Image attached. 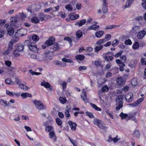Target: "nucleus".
Returning a JSON list of instances; mask_svg holds the SVG:
<instances>
[{
	"label": "nucleus",
	"instance_id": "obj_29",
	"mask_svg": "<svg viewBox=\"0 0 146 146\" xmlns=\"http://www.w3.org/2000/svg\"><path fill=\"white\" fill-rule=\"evenodd\" d=\"M10 19L11 25H14L17 22V19L16 17H11Z\"/></svg>",
	"mask_w": 146,
	"mask_h": 146
},
{
	"label": "nucleus",
	"instance_id": "obj_20",
	"mask_svg": "<svg viewBox=\"0 0 146 146\" xmlns=\"http://www.w3.org/2000/svg\"><path fill=\"white\" fill-rule=\"evenodd\" d=\"M102 10L104 13H106L107 12V4L103 3V6L102 8Z\"/></svg>",
	"mask_w": 146,
	"mask_h": 146
},
{
	"label": "nucleus",
	"instance_id": "obj_7",
	"mask_svg": "<svg viewBox=\"0 0 146 146\" xmlns=\"http://www.w3.org/2000/svg\"><path fill=\"white\" fill-rule=\"evenodd\" d=\"M112 52H108L104 54L103 56L107 62H110L113 59V57L112 56H107V55H109Z\"/></svg>",
	"mask_w": 146,
	"mask_h": 146
},
{
	"label": "nucleus",
	"instance_id": "obj_25",
	"mask_svg": "<svg viewBox=\"0 0 146 146\" xmlns=\"http://www.w3.org/2000/svg\"><path fill=\"white\" fill-rule=\"evenodd\" d=\"M24 49V46L21 44H18L16 48V50L20 52L22 51Z\"/></svg>",
	"mask_w": 146,
	"mask_h": 146
},
{
	"label": "nucleus",
	"instance_id": "obj_10",
	"mask_svg": "<svg viewBox=\"0 0 146 146\" xmlns=\"http://www.w3.org/2000/svg\"><path fill=\"white\" fill-rule=\"evenodd\" d=\"M41 85L42 86H44L46 88H49V89L50 90H52V87L50 86V84L48 82H43L41 83Z\"/></svg>",
	"mask_w": 146,
	"mask_h": 146
},
{
	"label": "nucleus",
	"instance_id": "obj_39",
	"mask_svg": "<svg viewBox=\"0 0 146 146\" xmlns=\"http://www.w3.org/2000/svg\"><path fill=\"white\" fill-rule=\"evenodd\" d=\"M32 40L35 42L38 41L39 39V37L36 35H33L32 37Z\"/></svg>",
	"mask_w": 146,
	"mask_h": 146
},
{
	"label": "nucleus",
	"instance_id": "obj_38",
	"mask_svg": "<svg viewBox=\"0 0 146 146\" xmlns=\"http://www.w3.org/2000/svg\"><path fill=\"white\" fill-rule=\"evenodd\" d=\"M131 84L134 86H137L138 84L137 79L136 78H133L131 81Z\"/></svg>",
	"mask_w": 146,
	"mask_h": 146
},
{
	"label": "nucleus",
	"instance_id": "obj_27",
	"mask_svg": "<svg viewBox=\"0 0 146 146\" xmlns=\"http://www.w3.org/2000/svg\"><path fill=\"white\" fill-rule=\"evenodd\" d=\"M31 21L32 23L36 24L39 23V20L37 17H34L31 18Z\"/></svg>",
	"mask_w": 146,
	"mask_h": 146
},
{
	"label": "nucleus",
	"instance_id": "obj_26",
	"mask_svg": "<svg viewBox=\"0 0 146 146\" xmlns=\"http://www.w3.org/2000/svg\"><path fill=\"white\" fill-rule=\"evenodd\" d=\"M133 134L134 137L137 138H139L140 136V132L139 130H135L134 131Z\"/></svg>",
	"mask_w": 146,
	"mask_h": 146
},
{
	"label": "nucleus",
	"instance_id": "obj_42",
	"mask_svg": "<svg viewBox=\"0 0 146 146\" xmlns=\"http://www.w3.org/2000/svg\"><path fill=\"white\" fill-rule=\"evenodd\" d=\"M46 15L43 13H40L39 15V17L41 21L45 20V19L46 18Z\"/></svg>",
	"mask_w": 146,
	"mask_h": 146
},
{
	"label": "nucleus",
	"instance_id": "obj_22",
	"mask_svg": "<svg viewBox=\"0 0 146 146\" xmlns=\"http://www.w3.org/2000/svg\"><path fill=\"white\" fill-rule=\"evenodd\" d=\"M23 99H25L27 97H31L32 95L28 93H23L21 94Z\"/></svg>",
	"mask_w": 146,
	"mask_h": 146
},
{
	"label": "nucleus",
	"instance_id": "obj_64",
	"mask_svg": "<svg viewBox=\"0 0 146 146\" xmlns=\"http://www.w3.org/2000/svg\"><path fill=\"white\" fill-rule=\"evenodd\" d=\"M5 32L3 30H0V38L3 37L4 35Z\"/></svg>",
	"mask_w": 146,
	"mask_h": 146
},
{
	"label": "nucleus",
	"instance_id": "obj_56",
	"mask_svg": "<svg viewBox=\"0 0 146 146\" xmlns=\"http://www.w3.org/2000/svg\"><path fill=\"white\" fill-rule=\"evenodd\" d=\"M129 2H130L127 0L126 4L124 6H123V8L124 9H125L129 7L131 4H129Z\"/></svg>",
	"mask_w": 146,
	"mask_h": 146
},
{
	"label": "nucleus",
	"instance_id": "obj_24",
	"mask_svg": "<svg viewBox=\"0 0 146 146\" xmlns=\"http://www.w3.org/2000/svg\"><path fill=\"white\" fill-rule=\"evenodd\" d=\"M116 82L118 85H122L123 84V81L120 77L116 79Z\"/></svg>",
	"mask_w": 146,
	"mask_h": 146
},
{
	"label": "nucleus",
	"instance_id": "obj_17",
	"mask_svg": "<svg viewBox=\"0 0 146 146\" xmlns=\"http://www.w3.org/2000/svg\"><path fill=\"white\" fill-rule=\"evenodd\" d=\"M49 135L50 138L52 139H53L54 141H56V137L54 131H52L50 132L49 133Z\"/></svg>",
	"mask_w": 146,
	"mask_h": 146
},
{
	"label": "nucleus",
	"instance_id": "obj_34",
	"mask_svg": "<svg viewBox=\"0 0 146 146\" xmlns=\"http://www.w3.org/2000/svg\"><path fill=\"white\" fill-rule=\"evenodd\" d=\"M91 106L96 110L98 111H100L101 110V109L98 107L95 104L91 103H90Z\"/></svg>",
	"mask_w": 146,
	"mask_h": 146
},
{
	"label": "nucleus",
	"instance_id": "obj_37",
	"mask_svg": "<svg viewBox=\"0 0 146 146\" xmlns=\"http://www.w3.org/2000/svg\"><path fill=\"white\" fill-rule=\"evenodd\" d=\"M79 15L78 14H74L71 15L70 17V19L72 20L76 19L79 17Z\"/></svg>",
	"mask_w": 146,
	"mask_h": 146
},
{
	"label": "nucleus",
	"instance_id": "obj_43",
	"mask_svg": "<svg viewBox=\"0 0 146 146\" xmlns=\"http://www.w3.org/2000/svg\"><path fill=\"white\" fill-rule=\"evenodd\" d=\"M111 38V35L110 34H107L106 35L105 38H104L106 42L110 40Z\"/></svg>",
	"mask_w": 146,
	"mask_h": 146
},
{
	"label": "nucleus",
	"instance_id": "obj_30",
	"mask_svg": "<svg viewBox=\"0 0 146 146\" xmlns=\"http://www.w3.org/2000/svg\"><path fill=\"white\" fill-rule=\"evenodd\" d=\"M120 25H110L106 27V29H111L113 28H115L119 27Z\"/></svg>",
	"mask_w": 146,
	"mask_h": 146
},
{
	"label": "nucleus",
	"instance_id": "obj_5",
	"mask_svg": "<svg viewBox=\"0 0 146 146\" xmlns=\"http://www.w3.org/2000/svg\"><path fill=\"white\" fill-rule=\"evenodd\" d=\"M125 98L127 101L129 102H132L133 101V94L129 92L126 95Z\"/></svg>",
	"mask_w": 146,
	"mask_h": 146
},
{
	"label": "nucleus",
	"instance_id": "obj_31",
	"mask_svg": "<svg viewBox=\"0 0 146 146\" xmlns=\"http://www.w3.org/2000/svg\"><path fill=\"white\" fill-rule=\"evenodd\" d=\"M85 56L83 55H78L76 56V59L79 60H82L84 59Z\"/></svg>",
	"mask_w": 146,
	"mask_h": 146
},
{
	"label": "nucleus",
	"instance_id": "obj_32",
	"mask_svg": "<svg viewBox=\"0 0 146 146\" xmlns=\"http://www.w3.org/2000/svg\"><path fill=\"white\" fill-rule=\"evenodd\" d=\"M19 88L23 89V90L26 91L28 89V87L23 84H21L19 85Z\"/></svg>",
	"mask_w": 146,
	"mask_h": 146
},
{
	"label": "nucleus",
	"instance_id": "obj_62",
	"mask_svg": "<svg viewBox=\"0 0 146 146\" xmlns=\"http://www.w3.org/2000/svg\"><path fill=\"white\" fill-rule=\"evenodd\" d=\"M86 67L85 66H80L78 67V69L80 71H81L82 70H86Z\"/></svg>",
	"mask_w": 146,
	"mask_h": 146
},
{
	"label": "nucleus",
	"instance_id": "obj_2",
	"mask_svg": "<svg viewBox=\"0 0 146 146\" xmlns=\"http://www.w3.org/2000/svg\"><path fill=\"white\" fill-rule=\"evenodd\" d=\"M123 100V96L122 95H119L117 97L116 99V105L117 106L116 107V110H119L122 107Z\"/></svg>",
	"mask_w": 146,
	"mask_h": 146
},
{
	"label": "nucleus",
	"instance_id": "obj_51",
	"mask_svg": "<svg viewBox=\"0 0 146 146\" xmlns=\"http://www.w3.org/2000/svg\"><path fill=\"white\" fill-rule=\"evenodd\" d=\"M19 52H20V51L15 49L14 51L13 55L16 57L19 56L20 54L19 53Z\"/></svg>",
	"mask_w": 146,
	"mask_h": 146
},
{
	"label": "nucleus",
	"instance_id": "obj_57",
	"mask_svg": "<svg viewBox=\"0 0 146 146\" xmlns=\"http://www.w3.org/2000/svg\"><path fill=\"white\" fill-rule=\"evenodd\" d=\"M108 90V87L107 86H104L102 88V91L103 92H106Z\"/></svg>",
	"mask_w": 146,
	"mask_h": 146
},
{
	"label": "nucleus",
	"instance_id": "obj_59",
	"mask_svg": "<svg viewBox=\"0 0 146 146\" xmlns=\"http://www.w3.org/2000/svg\"><path fill=\"white\" fill-rule=\"evenodd\" d=\"M123 51L121 50L119 52H118V53L116 54L114 56L116 58H117L119 56H121V55L123 53Z\"/></svg>",
	"mask_w": 146,
	"mask_h": 146
},
{
	"label": "nucleus",
	"instance_id": "obj_28",
	"mask_svg": "<svg viewBox=\"0 0 146 146\" xmlns=\"http://www.w3.org/2000/svg\"><path fill=\"white\" fill-rule=\"evenodd\" d=\"M19 39V38L18 36H15L13 37L11 41H10L9 43L11 42L12 43V46L13 47V44L15 42H17Z\"/></svg>",
	"mask_w": 146,
	"mask_h": 146
},
{
	"label": "nucleus",
	"instance_id": "obj_61",
	"mask_svg": "<svg viewBox=\"0 0 146 146\" xmlns=\"http://www.w3.org/2000/svg\"><path fill=\"white\" fill-rule=\"evenodd\" d=\"M141 63L143 65L146 64V58H142L141 60Z\"/></svg>",
	"mask_w": 146,
	"mask_h": 146
},
{
	"label": "nucleus",
	"instance_id": "obj_50",
	"mask_svg": "<svg viewBox=\"0 0 146 146\" xmlns=\"http://www.w3.org/2000/svg\"><path fill=\"white\" fill-rule=\"evenodd\" d=\"M64 40L68 41L69 42V44L70 45H72V40L71 38L69 37H66L64 38Z\"/></svg>",
	"mask_w": 146,
	"mask_h": 146
},
{
	"label": "nucleus",
	"instance_id": "obj_63",
	"mask_svg": "<svg viewBox=\"0 0 146 146\" xmlns=\"http://www.w3.org/2000/svg\"><path fill=\"white\" fill-rule=\"evenodd\" d=\"M5 64L7 66L9 67L11 65V62L10 61L7 60L5 61Z\"/></svg>",
	"mask_w": 146,
	"mask_h": 146
},
{
	"label": "nucleus",
	"instance_id": "obj_8",
	"mask_svg": "<svg viewBox=\"0 0 146 146\" xmlns=\"http://www.w3.org/2000/svg\"><path fill=\"white\" fill-rule=\"evenodd\" d=\"M53 64L56 65L60 67H64L66 66V63L58 60L54 61L53 62Z\"/></svg>",
	"mask_w": 146,
	"mask_h": 146
},
{
	"label": "nucleus",
	"instance_id": "obj_46",
	"mask_svg": "<svg viewBox=\"0 0 146 146\" xmlns=\"http://www.w3.org/2000/svg\"><path fill=\"white\" fill-rule=\"evenodd\" d=\"M53 129V127L51 126H48L46 127V128L45 129L46 131H47L50 132L51 131H53L52 130Z\"/></svg>",
	"mask_w": 146,
	"mask_h": 146
},
{
	"label": "nucleus",
	"instance_id": "obj_15",
	"mask_svg": "<svg viewBox=\"0 0 146 146\" xmlns=\"http://www.w3.org/2000/svg\"><path fill=\"white\" fill-rule=\"evenodd\" d=\"M46 59L45 55L43 54L39 55L37 56L36 60L39 61H42Z\"/></svg>",
	"mask_w": 146,
	"mask_h": 146
},
{
	"label": "nucleus",
	"instance_id": "obj_33",
	"mask_svg": "<svg viewBox=\"0 0 146 146\" xmlns=\"http://www.w3.org/2000/svg\"><path fill=\"white\" fill-rule=\"evenodd\" d=\"M59 100L62 104H64L66 103L67 100L65 97H60L59 98Z\"/></svg>",
	"mask_w": 146,
	"mask_h": 146
},
{
	"label": "nucleus",
	"instance_id": "obj_47",
	"mask_svg": "<svg viewBox=\"0 0 146 146\" xmlns=\"http://www.w3.org/2000/svg\"><path fill=\"white\" fill-rule=\"evenodd\" d=\"M65 8L69 11H71L72 9V7L70 5H66L65 6Z\"/></svg>",
	"mask_w": 146,
	"mask_h": 146
},
{
	"label": "nucleus",
	"instance_id": "obj_45",
	"mask_svg": "<svg viewBox=\"0 0 146 146\" xmlns=\"http://www.w3.org/2000/svg\"><path fill=\"white\" fill-rule=\"evenodd\" d=\"M119 116L121 117L122 119H125L128 116V114L121 112L119 115Z\"/></svg>",
	"mask_w": 146,
	"mask_h": 146
},
{
	"label": "nucleus",
	"instance_id": "obj_14",
	"mask_svg": "<svg viewBox=\"0 0 146 146\" xmlns=\"http://www.w3.org/2000/svg\"><path fill=\"white\" fill-rule=\"evenodd\" d=\"M81 98L85 104H86L88 102V99L87 98L86 94L85 92H82L81 93Z\"/></svg>",
	"mask_w": 146,
	"mask_h": 146
},
{
	"label": "nucleus",
	"instance_id": "obj_11",
	"mask_svg": "<svg viewBox=\"0 0 146 146\" xmlns=\"http://www.w3.org/2000/svg\"><path fill=\"white\" fill-rule=\"evenodd\" d=\"M68 123L72 131H75L76 130L77 124L76 123H74L71 121H68Z\"/></svg>",
	"mask_w": 146,
	"mask_h": 146
},
{
	"label": "nucleus",
	"instance_id": "obj_23",
	"mask_svg": "<svg viewBox=\"0 0 146 146\" xmlns=\"http://www.w3.org/2000/svg\"><path fill=\"white\" fill-rule=\"evenodd\" d=\"M140 29V27L137 26H134L132 29L133 32L135 34H136Z\"/></svg>",
	"mask_w": 146,
	"mask_h": 146
},
{
	"label": "nucleus",
	"instance_id": "obj_44",
	"mask_svg": "<svg viewBox=\"0 0 146 146\" xmlns=\"http://www.w3.org/2000/svg\"><path fill=\"white\" fill-rule=\"evenodd\" d=\"M103 48V46L102 45H100L99 46H97L95 48V51L97 52H98Z\"/></svg>",
	"mask_w": 146,
	"mask_h": 146
},
{
	"label": "nucleus",
	"instance_id": "obj_6",
	"mask_svg": "<svg viewBox=\"0 0 146 146\" xmlns=\"http://www.w3.org/2000/svg\"><path fill=\"white\" fill-rule=\"evenodd\" d=\"M55 42V38L51 37L45 42V44L47 46H49L53 44Z\"/></svg>",
	"mask_w": 146,
	"mask_h": 146
},
{
	"label": "nucleus",
	"instance_id": "obj_16",
	"mask_svg": "<svg viewBox=\"0 0 146 146\" xmlns=\"http://www.w3.org/2000/svg\"><path fill=\"white\" fill-rule=\"evenodd\" d=\"M86 20V19H83L76 23L75 24L76 25H78L79 27H80L84 25Z\"/></svg>",
	"mask_w": 146,
	"mask_h": 146
},
{
	"label": "nucleus",
	"instance_id": "obj_52",
	"mask_svg": "<svg viewBox=\"0 0 146 146\" xmlns=\"http://www.w3.org/2000/svg\"><path fill=\"white\" fill-rule=\"evenodd\" d=\"M86 115L89 116L90 118H94V115L92 113L86 111Z\"/></svg>",
	"mask_w": 146,
	"mask_h": 146
},
{
	"label": "nucleus",
	"instance_id": "obj_13",
	"mask_svg": "<svg viewBox=\"0 0 146 146\" xmlns=\"http://www.w3.org/2000/svg\"><path fill=\"white\" fill-rule=\"evenodd\" d=\"M0 104L4 107H8L10 106V104L9 102L2 99L0 100Z\"/></svg>",
	"mask_w": 146,
	"mask_h": 146
},
{
	"label": "nucleus",
	"instance_id": "obj_3",
	"mask_svg": "<svg viewBox=\"0 0 146 146\" xmlns=\"http://www.w3.org/2000/svg\"><path fill=\"white\" fill-rule=\"evenodd\" d=\"M94 123L101 129L104 130L107 128V127L106 126L105 124L100 120L97 119H95L94 121Z\"/></svg>",
	"mask_w": 146,
	"mask_h": 146
},
{
	"label": "nucleus",
	"instance_id": "obj_40",
	"mask_svg": "<svg viewBox=\"0 0 146 146\" xmlns=\"http://www.w3.org/2000/svg\"><path fill=\"white\" fill-rule=\"evenodd\" d=\"M5 82L8 84H12L13 85L14 83L11 80L10 78H8L5 80Z\"/></svg>",
	"mask_w": 146,
	"mask_h": 146
},
{
	"label": "nucleus",
	"instance_id": "obj_60",
	"mask_svg": "<svg viewBox=\"0 0 146 146\" xmlns=\"http://www.w3.org/2000/svg\"><path fill=\"white\" fill-rule=\"evenodd\" d=\"M143 3H142V5L145 9L146 10V0H142Z\"/></svg>",
	"mask_w": 146,
	"mask_h": 146
},
{
	"label": "nucleus",
	"instance_id": "obj_41",
	"mask_svg": "<svg viewBox=\"0 0 146 146\" xmlns=\"http://www.w3.org/2000/svg\"><path fill=\"white\" fill-rule=\"evenodd\" d=\"M119 41L117 39H115L112 42V45L113 46H115L119 44Z\"/></svg>",
	"mask_w": 146,
	"mask_h": 146
},
{
	"label": "nucleus",
	"instance_id": "obj_49",
	"mask_svg": "<svg viewBox=\"0 0 146 146\" xmlns=\"http://www.w3.org/2000/svg\"><path fill=\"white\" fill-rule=\"evenodd\" d=\"M106 41L104 40V39H100L98 40L96 43V44L97 45H99L103 43L104 42Z\"/></svg>",
	"mask_w": 146,
	"mask_h": 146
},
{
	"label": "nucleus",
	"instance_id": "obj_58",
	"mask_svg": "<svg viewBox=\"0 0 146 146\" xmlns=\"http://www.w3.org/2000/svg\"><path fill=\"white\" fill-rule=\"evenodd\" d=\"M58 45H59L58 43L54 44L52 48L53 49L55 50L58 49L59 48Z\"/></svg>",
	"mask_w": 146,
	"mask_h": 146
},
{
	"label": "nucleus",
	"instance_id": "obj_19",
	"mask_svg": "<svg viewBox=\"0 0 146 146\" xmlns=\"http://www.w3.org/2000/svg\"><path fill=\"white\" fill-rule=\"evenodd\" d=\"M104 32L102 31H99L96 32L95 34L96 37L100 38L103 35Z\"/></svg>",
	"mask_w": 146,
	"mask_h": 146
},
{
	"label": "nucleus",
	"instance_id": "obj_36",
	"mask_svg": "<svg viewBox=\"0 0 146 146\" xmlns=\"http://www.w3.org/2000/svg\"><path fill=\"white\" fill-rule=\"evenodd\" d=\"M76 35L77 38H80L82 36L83 33L81 30H78L76 33Z\"/></svg>",
	"mask_w": 146,
	"mask_h": 146
},
{
	"label": "nucleus",
	"instance_id": "obj_1",
	"mask_svg": "<svg viewBox=\"0 0 146 146\" xmlns=\"http://www.w3.org/2000/svg\"><path fill=\"white\" fill-rule=\"evenodd\" d=\"M25 44H27L29 48L32 51L37 52L38 50V48L35 44L33 42H31L29 40H26L25 42Z\"/></svg>",
	"mask_w": 146,
	"mask_h": 146
},
{
	"label": "nucleus",
	"instance_id": "obj_12",
	"mask_svg": "<svg viewBox=\"0 0 146 146\" xmlns=\"http://www.w3.org/2000/svg\"><path fill=\"white\" fill-rule=\"evenodd\" d=\"M146 35V32L144 30L140 31L137 34V37L139 39L143 38Z\"/></svg>",
	"mask_w": 146,
	"mask_h": 146
},
{
	"label": "nucleus",
	"instance_id": "obj_55",
	"mask_svg": "<svg viewBox=\"0 0 146 146\" xmlns=\"http://www.w3.org/2000/svg\"><path fill=\"white\" fill-rule=\"evenodd\" d=\"M125 43L126 45H130L132 44V42L130 39H128L125 40Z\"/></svg>",
	"mask_w": 146,
	"mask_h": 146
},
{
	"label": "nucleus",
	"instance_id": "obj_48",
	"mask_svg": "<svg viewBox=\"0 0 146 146\" xmlns=\"http://www.w3.org/2000/svg\"><path fill=\"white\" fill-rule=\"evenodd\" d=\"M139 46V44L137 42H135L133 46V48L134 49H137L138 48Z\"/></svg>",
	"mask_w": 146,
	"mask_h": 146
},
{
	"label": "nucleus",
	"instance_id": "obj_21",
	"mask_svg": "<svg viewBox=\"0 0 146 146\" xmlns=\"http://www.w3.org/2000/svg\"><path fill=\"white\" fill-rule=\"evenodd\" d=\"M99 27V26L98 25H93L87 29V31H89L92 29L96 31V29Z\"/></svg>",
	"mask_w": 146,
	"mask_h": 146
},
{
	"label": "nucleus",
	"instance_id": "obj_9",
	"mask_svg": "<svg viewBox=\"0 0 146 146\" xmlns=\"http://www.w3.org/2000/svg\"><path fill=\"white\" fill-rule=\"evenodd\" d=\"M13 48L12 43L11 42L9 43V46L7 50L4 52L3 53V55H7L9 53L10 51L12 50Z\"/></svg>",
	"mask_w": 146,
	"mask_h": 146
},
{
	"label": "nucleus",
	"instance_id": "obj_4",
	"mask_svg": "<svg viewBox=\"0 0 146 146\" xmlns=\"http://www.w3.org/2000/svg\"><path fill=\"white\" fill-rule=\"evenodd\" d=\"M34 103L36 107L39 110H44L46 108V106L44 105L41 101H38L35 100Z\"/></svg>",
	"mask_w": 146,
	"mask_h": 146
},
{
	"label": "nucleus",
	"instance_id": "obj_18",
	"mask_svg": "<svg viewBox=\"0 0 146 146\" xmlns=\"http://www.w3.org/2000/svg\"><path fill=\"white\" fill-rule=\"evenodd\" d=\"M143 100V98H140L137 101H136L131 105L133 107H135L138 106Z\"/></svg>",
	"mask_w": 146,
	"mask_h": 146
},
{
	"label": "nucleus",
	"instance_id": "obj_53",
	"mask_svg": "<svg viewBox=\"0 0 146 146\" xmlns=\"http://www.w3.org/2000/svg\"><path fill=\"white\" fill-rule=\"evenodd\" d=\"M56 121L57 124L59 125H60L62 123L61 120L59 118H57L56 119Z\"/></svg>",
	"mask_w": 146,
	"mask_h": 146
},
{
	"label": "nucleus",
	"instance_id": "obj_54",
	"mask_svg": "<svg viewBox=\"0 0 146 146\" xmlns=\"http://www.w3.org/2000/svg\"><path fill=\"white\" fill-rule=\"evenodd\" d=\"M111 66V64L110 62H109L107 64L105 68V69L106 70H108Z\"/></svg>",
	"mask_w": 146,
	"mask_h": 146
},
{
	"label": "nucleus",
	"instance_id": "obj_35",
	"mask_svg": "<svg viewBox=\"0 0 146 146\" xmlns=\"http://www.w3.org/2000/svg\"><path fill=\"white\" fill-rule=\"evenodd\" d=\"M14 33V29L12 28H9L7 30V33L10 36L12 35Z\"/></svg>",
	"mask_w": 146,
	"mask_h": 146
}]
</instances>
